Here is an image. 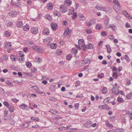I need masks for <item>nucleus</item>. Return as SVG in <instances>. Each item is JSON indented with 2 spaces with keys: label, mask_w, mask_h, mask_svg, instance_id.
I'll list each match as a JSON object with an SVG mask.
<instances>
[{
  "label": "nucleus",
  "mask_w": 132,
  "mask_h": 132,
  "mask_svg": "<svg viewBox=\"0 0 132 132\" xmlns=\"http://www.w3.org/2000/svg\"><path fill=\"white\" fill-rule=\"evenodd\" d=\"M113 3L116 5L113 6V8L116 11L119 13H120L119 9L120 7V3L117 0H113Z\"/></svg>",
  "instance_id": "1"
},
{
  "label": "nucleus",
  "mask_w": 132,
  "mask_h": 132,
  "mask_svg": "<svg viewBox=\"0 0 132 132\" xmlns=\"http://www.w3.org/2000/svg\"><path fill=\"white\" fill-rule=\"evenodd\" d=\"M78 45H77L76 47L79 50L81 49L80 47L83 48L84 50H85L86 46L84 40L83 39H80L78 40Z\"/></svg>",
  "instance_id": "2"
},
{
  "label": "nucleus",
  "mask_w": 132,
  "mask_h": 132,
  "mask_svg": "<svg viewBox=\"0 0 132 132\" xmlns=\"http://www.w3.org/2000/svg\"><path fill=\"white\" fill-rule=\"evenodd\" d=\"M96 20L94 18L90 19L89 21H86V24L87 25L90 27L93 24H94L96 22Z\"/></svg>",
  "instance_id": "3"
},
{
  "label": "nucleus",
  "mask_w": 132,
  "mask_h": 132,
  "mask_svg": "<svg viewBox=\"0 0 132 132\" xmlns=\"http://www.w3.org/2000/svg\"><path fill=\"white\" fill-rule=\"evenodd\" d=\"M11 4L14 6H17L20 7L21 5V3L20 2H18L15 0L14 1H11Z\"/></svg>",
  "instance_id": "4"
},
{
  "label": "nucleus",
  "mask_w": 132,
  "mask_h": 132,
  "mask_svg": "<svg viewBox=\"0 0 132 132\" xmlns=\"http://www.w3.org/2000/svg\"><path fill=\"white\" fill-rule=\"evenodd\" d=\"M53 40V38L51 37H48L44 39L43 40V42L45 44H47V45H50V43Z\"/></svg>",
  "instance_id": "5"
},
{
  "label": "nucleus",
  "mask_w": 132,
  "mask_h": 132,
  "mask_svg": "<svg viewBox=\"0 0 132 132\" xmlns=\"http://www.w3.org/2000/svg\"><path fill=\"white\" fill-rule=\"evenodd\" d=\"M4 48L9 50L10 51H12V48L11 43L10 42L6 43L4 46Z\"/></svg>",
  "instance_id": "6"
},
{
  "label": "nucleus",
  "mask_w": 132,
  "mask_h": 132,
  "mask_svg": "<svg viewBox=\"0 0 132 132\" xmlns=\"http://www.w3.org/2000/svg\"><path fill=\"white\" fill-rule=\"evenodd\" d=\"M112 86L113 87V88L112 89V92L115 94H118L119 92V89L117 87H114V85H112Z\"/></svg>",
  "instance_id": "7"
},
{
  "label": "nucleus",
  "mask_w": 132,
  "mask_h": 132,
  "mask_svg": "<svg viewBox=\"0 0 132 132\" xmlns=\"http://www.w3.org/2000/svg\"><path fill=\"white\" fill-rule=\"evenodd\" d=\"M31 32L34 34H36L38 32V29L36 27H32L31 30Z\"/></svg>",
  "instance_id": "8"
},
{
  "label": "nucleus",
  "mask_w": 132,
  "mask_h": 132,
  "mask_svg": "<svg viewBox=\"0 0 132 132\" xmlns=\"http://www.w3.org/2000/svg\"><path fill=\"white\" fill-rule=\"evenodd\" d=\"M51 28L53 30L55 31L58 27V25L57 24L52 23L51 25Z\"/></svg>",
  "instance_id": "9"
},
{
  "label": "nucleus",
  "mask_w": 132,
  "mask_h": 132,
  "mask_svg": "<svg viewBox=\"0 0 132 132\" xmlns=\"http://www.w3.org/2000/svg\"><path fill=\"white\" fill-rule=\"evenodd\" d=\"M17 12L15 10H12L9 13V15L13 17H15L16 15Z\"/></svg>",
  "instance_id": "10"
},
{
  "label": "nucleus",
  "mask_w": 132,
  "mask_h": 132,
  "mask_svg": "<svg viewBox=\"0 0 132 132\" xmlns=\"http://www.w3.org/2000/svg\"><path fill=\"white\" fill-rule=\"evenodd\" d=\"M122 14L125 16L129 19H132V17L130 16L129 15L128 13V12L126 11L125 10L122 12Z\"/></svg>",
  "instance_id": "11"
},
{
  "label": "nucleus",
  "mask_w": 132,
  "mask_h": 132,
  "mask_svg": "<svg viewBox=\"0 0 132 132\" xmlns=\"http://www.w3.org/2000/svg\"><path fill=\"white\" fill-rule=\"evenodd\" d=\"M60 11L63 13H64L67 11L66 7L63 5H61L60 8Z\"/></svg>",
  "instance_id": "12"
},
{
  "label": "nucleus",
  "mask_w": 132,
  "mask_h": 132,
  "mask_svg": "<svg viewBox=\"0 0 132 132\" xmlns=\"http://www.w3.org/2000/svg\"><path fill=\"white\" fill-rule=\"evenodd\" d=\"M109 19H105L104 21V23L105 24V26L106 27H107L108 28H110V24L109 23Z\"/></svg>",
  "instance_id": "13"
},
{
  "label": "nucleus",
  "mask_w": 132,
  "mask_h": 132,
  "mask_svg": "<svg viewBox=\"0 0 132 132\" xmlns=\"http://www.w3.org/2000/svg\"><path fill=\"white\" fill-rule=\"evenodd\" d=\"M50 33L49 30L48 28H45L43 31V34L45 35H48Z\"/></svg>",
  "instance_id": "14"
},
{
  "label": "nucleus",
  "mask_w": 132,
  "mask_h": 132,
  "mask_svg": "<svg viewBox=\"0 0 132 132\" xmlns=\"http://www.w3.org/2000/svg\"><path fill=\"white\" fill-rule=\"evenodd\" d=\"M71 31L69 30V28L67 27L64 32V35L65 36H67L69 35Z\"/></svg>",
  "instance_id": "15"
},
{
  "label": "nucleus",
  "mask_w": 132,
  "mask_h": 132,
  "mask_svg": "<svg viewBox=\"0 0 132 132\" xmlns=\"http://www.w3.org/2000/svg\"><path fill=\"white\" fill-rule=\"evenodd\" d=\"M64 3L66 5L69 6L71 5L72 2L71 0H65L64 1Z\"/></svg>",
  "instance_id": "16"
},
{
  "label": "nucleus",
  "mask_w": 132,
  "mask_h": 132,
  "mask_svg": "<svg viewBox=\"0 0 132 132\" xmlns=\"http://www.w3.org/2000/svg\"><path fill=\"white\" fill-rule=\"evenodd\" d=\"M74 9L73 7H70L68 11V14L70 15L73 14L74 13Z\"/></svg>",
  "instance_id": "17"
},
{
  "label": "nucleus",
  "mask_w": 132,
  "mask_h": 132,
  "mask_svg": "<svg viewBox=\"0 0 132 132\" xmlns=\"http://www.w3.org/2000/svg\"><path fill=\"white\" fill-rule=\"evenodd\" d=\"M82 61L85 64L90 63L91 61L89 59L87 58H84L82 59Z\"/></svg>",
  "instance_id": "18"
},
{
  "label": "nucleus",
  "mask_w": 132,
  "mask_h": 132,
  "mask_svg": "<svg viewBox=\"0 0 132 132\" xmlns=\"http://www.w3.org/2000/svg\"><path fill=\"white\" fill-rule=\"evenodd\" d=\"M91 121H88L85 123L84 124V126L85 127L87 128H89L91 126Z\"/></svg>",
  "instance_id": "19"
},
{
  "label": "nucleus",
  "mask_w": 132,
  "mask_h": 132,
  "mask_svg": "<svg viewBox=\"0 0 132 132\" xmlns=\"http://www.w3.org/2000/svg\"><path fill=\"white\" fill-rule=\"evenodd\" d=\"M11 33L8 31H5L4 33V35L6 37H9L11 36Z\"/></svg>",
  "instance_id": "20"
},
{
  "label": "nucleus",
  "mask_w": 132,
  "mask_h": 132,
  "mask_svg": "<svg viewBox=\"0 0 132 132\" xmlns=\"http://www.w3.org/2000/svg\"><path fill=\"white\" fill-rule=\"evenodd\" d=\"M123 59H124L126 60V61L127 62H129L130 61V59L128 56L127 55H125L123 57H121V59L122 60H123Z\"/></svg>",
  "instance_id": "21"
},
{
  "label": "nucleus",
  "mask_w": 132,
  "mask_h": 132,
  "mask_svg": "<svg viewBox=\"0 0 132 132\" xmlns=\"http://www.w3.org/2000/svg\"><path fill=\"white\" fill-rule=\"evenodd\" d=\"M17 26L19 28H21L23 26V24L21 21H18L16 23Z\"/></svg>",
  "instance_id": "22"
},
{
  "label": "nucleus",
  "mask_w": 132,
  "mask_h": 132,
  "mask_svg": "<svg viewBox=\"0 0 132 132\" xmlns=\"http://www.w3.org/2000/svg\"><path fill=\"white\" fill-rule=\"evenodd\" d=\"M47 8L49 10H51L53 8V6L51 3H48L47 5Z\"/></svg>",
  "instance_id": "23"
},
{
  "label": "nucleus",
  "mask_w": 132,
  "mask_h": 132,
  "mask_svg": "<svg viewBox=\"0 0 132 132\" xmlns=\"http://www.w3.org/2000/svg\"><path fill=\"white\" fill-rule=\"evenodd\" d=\"M57 45L55 43H53L50 45V47L52 49H55L56 48Z\"/></svg>",
  "instance_id": "24"
},
{
  "label": "nucleus",
  "mask_w": 132,
  "mask_h": 132,
  "mask_svg": "<svg viewBox=\"0 0 132 132\" xmlns=\"http://www.w3.org/2000/svg\"><path fill=\"white\" fill-rule=\"evenodd\" d=\"M18 61L21 63H23L24 62V57H18Z\"/></svg>",
  "instance_id": "25"
},
{
  "label": "nucleus",
  "mask_w": 132,
  "mask_h": 132,
  "mask_svg": "<svg viewBox=\"0 0 132 132\" xmlns=\"http://www.w3.org/2000/svg\"><path fill=\"white\" fill-rule=\"evenodd\" d=\"M106 47L107 48V52L108 53H110L111 52V50L110 45H106Z\"/></svg>",
  "instance_id": "26"
},
{
  "label": "nucleus",
  "mask_w": 132,
  "mask_h": 132,
  "mask_svg": "<svg viewBox=\"0 0 132 132\" xmlns=\"http://www.w3.org/2000/svg\"><path fill=\"white\" fill-rule=\"evenodd\" d=\"M17 55L18 57H21L24 56L23 53L21 51L18 52Z\"/></svg>",
  "instance_id": "27"
},
{
  "label": "nucleus",
  "mask_w": 132,
  "mask_h": 132,
  "mask_svg": "<svg viewBox=\"0 0 132 132\" xmlns=\"http://www.w3.org/2000/svg\"><path fill=\"white\" fill-rule=\"evenodd\" d=\"M29 26L27 24H26L23 27V29L24 31H28L29 30Z\"/></svg>",
  "instance_id": "28"
},
{
  "label": "nucleus",
  "mask_w": 132,
  "mask_h": 132,
  "mask_svg": "<svg viewBox=\"0 0 132 132\" xmlns=\"http://www.w3.org/2000/svg\"><path fill=\"white\" fill-rule=\"evenodd\" d=\"M56 88L55 85H52L51 86L50 89L53 92H55V88Z\"/></svg>",
  "instance_id": "29"
},
{
  "label": "nucleus",
  "mask_w": 132,
  "mask_h": 132,
  "mask_svg": "<svg viewBox=\"0 0 132 132\" xmlns=\"http://www.w3.org/2000/svg\"><path fill=\"white\" fill-rule=\"evenodd\" d=\"M34 61L35 62H41L42 60L41 58L38 57H36L34 59Z\"/></svg>",
  "instance_id": "30"
},
{
  "label": "nucleus",
  "mask_w": 132,
  "mask_h": 132,
  "mask_svg": "<svg viewBox=\"0 0 132 132\" xmlns=\"http://www.w3.org/2000/svg\"><path fill=\"white\" fill-rule=\"evenodd\" d=\"M37 52L40 53H43L44 52V50L41 47H39Z\"/></svg>",
  "instance_id": "31"
},
{
  "label": "nucleus",
  "mask_w": 132,
  "mask_h": 132,
  "mask_svg": "<svg viewBox=\"0 0 132 132\" xmlns=\"http://www.w3.org/2000/svg\"><path fill=\"white\" fill-rule=\"evenodd\" d=\"M79 20H84L85 19V17L82 14L79 15Z\"/></svg>",
  "instance_id": "32"
},
{
  "label": "nucleus",
  "mask_w": 132,
  "mask_h": 132,
  "mask_svg": "<svg viewBox=\"0 0 132 132\" xmlns=\"http://www.w3.org/2000/svg\"><path fill=\"white\" fill-rule=\"evenodd\" d=\"M54 15L58 17L60 16H61V15L60 13L59 12L56 11H54Z\"/></svg>",
  "instance_id": "33"
},
{
  "label": "nucleus",
  "mask_w": 132,
  "mask_h": 132,
  "mask_svg": "<svg viewBox=\"0 0 132 132\" xmlns=\"http://www.w3.org/2000/svg\"><path fill=\"white\" fill-rule=\"evenodd\" d=\"M62 54V51L60 50H56V55H61Z\"/></svg>",
  "instance_id": "34"
},
{
  "label": "nucleus",
  "mask_w": 132,
  "mask_h": 132,
  "mask_svg": "<svg viewBox=\"0 0 132 132\" xmlns=\"http://www.w3.org/2000/svg\"><path fill=\"white\" fill-rule=\"evenodd\" d=\"M93 44L91 43H89L87 45L86 47L88 49H92L93 47Z\"/></svg>",
  "instance_id": "35"
},
{
  "label": "nucleus",
  "mask_w": 132,
  "mask_h": 132,
  "mask_svg": "<svg viewBox=\"0 0 132 132\" xmlns=\"http://www.w3.org/2000/svg\"><path fill=\"white\" fill-rule=\"evenodd\" d=\"M71 52L74 54H76L77 53L78 51L76 48H73L72 49Z\"/></svg>",
  "instance_id": "36"
},
{
  "label": "nucleus",
  "mask_w": 132,
  "mask_h": 132,
  "mask_svg": "<svg viewBox=\"0 0 132 132\" xmlns=\"http://www.w3.org/2000/svg\"><path fill=\"white\" fill-rule=\"evenodd\" d=\"M72 56L70 54H68L66 57V58L67 60H70L72 57Z\"/></svg>",
  "instance_id": "37"
},
{
  "label": "nucleus",
  "mask_w": 132,
  "mask_h": 132,
  "mask_svg": "<svg viewBox=\"0 0 132 132\" xmlns=\"http://www.w3.org/2000/svg\"><path fill=\"white\" fill-rule=\"evenodd\" d=\"M45 18L49 21H51L52 18L48 14L46 15L45 16Z\"/></svg>",
  "instance_id": "38"
},
{
  "label": "nucleus",
  "mask_w": 132,
  "mask_h": 132,
  "mask_svg": "<svg viewBox=\"0 0 132 132\" xmlns=\"http://www.w3.org/2000/svg\"><path fill=\"white\" fill-rule=\"evenodd\" d=\"M26 65L27 67L30 68L31 67L32 64L30 62H27L26 63Z\"/></svg>",
  "instance_id": "39"
},
{
  "label": "nucleus",
  "mask_w": 132,
  "mask_h": 132,
  "mask_svg": "<svg viewBox=\"0 0 132 132\" xmlns=\"http://www.w3.org/2000/svg\"><path fill=\"white\" fill-rule=\"evenodd\" d=\"M101 34L103 36H105L107 35V33L105 31H102L101 32Z\"/></svg>",
  "instance_id": "40"
},
{
  "label": "nucleus",
  "mask_w": 132,
  "mask_h": 132,
  "mask_svg": "<svg viewBox=\"0 0 132 132\" xmlns=\"http://www.w3.org/2000/svg\"><path fill=\"white\" fill-rule=\"evenodd\" d=\"M31 119L32 120H34L36 121H39V118L37 117H31Z\"/></svg>",
  "instance_id": "41"
},
{
  "label": "nucleus",
  "mask_w": 132,
  "mask_h": 132,
  "mask_svg": "<svg viewBox=\"0 0 132 132\" xmlns=\"http://www.w3.org/2000/svg\"><path fill=\"white\" fill-rule=\"evenodd\" d=\"M8 108L9 111L11 112H13L14 110V108L13 106H11H11L9 107Z\"/></svg>",
  "instance_id": "42"
},
{
  "label": "nucleus",
  "mask_w": 132,
  "mask_h": 132,
  "mask_svg": "<svg viewBox=\"0 0 132 132\" xmlns=\"http://www.w3.org/2000/svg\"><path fill=\"white\" fill-rule=\"evenodd\" d=\"M101 24L99 23L97 24L95 27L96 29L97 30L100 29L101 28Z\"/></svg>",
  "instance_id": "43"
},
{
  "label": "nucleus",
  "mask_w": 132,
  "mask_h": 132,
  "mask_svg": "<svg viewBox=\"0 0 132 132\" xmlns=\"http://www.w3.org/2000/svg\"><path fill=\"white\" fill-rule=\"evenodd\" d=\"M49 99L51 101L54 102H55L56 101V100L55 98V97H49Z\"/></svg>",
  "instance_id": "44"
},
{
  "label": "nucleus",
  "mask_w": 132,
  "mask_h": 132,
  "mask_svg": "<svg viewBox=\"0 0 132 132\" xmlns=\"http://www.w3.org/2000/svg\"><path fill=\"white\" fill-rule=\"evenodd\" d=\"M117 100L118 102L121 103L124 102V100L122 98H121L120 97H118L117 98Z\"/></svg>",
  "instance_id": "45"
},
{
  "label": "nucleus",
  "mask_w": 132,
  "mask_h": 132,
  "mask_svg": "<svg viewBox=\"0 0 132 132\" xmlns=\"http://www.w3.org/2000/svg\"><path fill=\"white\" fill-rule=\"evenodd\" d=\"M85 31L88 34H90L92 33V31L90 29H86L85 30Z\"/></svg>",
  "instance_id": "46"
},
{
  "label": "nucleus",
  "mask_w": 132,
  "mask_h": 132,
  "mask_svg": "<svg viewBox=\"0 0 132 132\" xmlns=\"http://www.w3.org/2000/svg\"><path fill=\"white\" fill-rule=\"evenodd\" d=\"M10 57L11 59L13 61H15V60L16 59V57L14 55H12Z\"/></svg>",
  "instance_id": "47"
},
{
  "label": "nucleus",
  "mask_w": 132,
  "mask_h": 132,
  "mask_svg": "<svg viewBox=\"0 0 132 132\" xmlns=\"http://www.w3.org/2000/svg\"><path fill=\"white\" fill-rule=\"evenodd\" d=\"M58 129L61 131H65L66 130V128L62 126L59 128Z\"/></svg>",
  "instance_id": "48"
},
{
  "label": "nucleus",
  "mask_w": 132,
  "mask_h": 132,
  "mask_svg": "<svg viewBox=\"0 0 132 132\" xmlns=\"http://www.w3.org/2000/svg\"><path fill=\"white\" fill-rule=\"evenodd\" d=\"M97 76L98 78H102L104 77V74L103 73H99L97 75Z\"/></svg>",
  "instance_id": "49"
},
{
  "label": "nucleus",
  "mask_w": 132,
  "mask_h": 132,
  "mask_svg": "<svg viewBox=\"0 0 132 132\" xmlns=\"http://www.w3.org/2000/svg\"><path fill=\"white\" fill-rule=\"evenodd\" d=\"M118 73L116 72H114L112 75L113 77L115 78H117V77H118Z\"/></svg>",
  "instance_id": "50"
},
{
  "label": "nucleus",
  "mask_w": 132,
  "mask_h": 132,
  "mask_svg": "<svg viewBox=\"0 0 132 132\" xmlns=\"http://www.w3.org/2000/svg\"><path fill=\"white\" fill-rule=\"evenodd\" d=\"M8 58V56L7 55H4L2 56V59L4 61L7 60Z\"/></svg>",
  "instance_id": "51"
},
{
  "label": "nucleus",
  "mask_w": 132,
  "mask_h": 132,
  "mask_svg": "<svg viewBox=\"0 0 132 132\" xmlns=\"http://www.w3.org/2000/svg\"><path fill=\"white\" fill-rule=\"evenodd\" d=\"M49 112H51L52 114H55L57 113L56 111L53 110H51L49 111Z\"/></svg>",
  "instance_id": "52"
},
{
  "label": "nucleus",
  "mask_w": 132,
  "mask_h": 132,
  "mask_svg": "<svg viewBox=\"0 0 132 132\" xmlns=\"http://www.w3.org/2000/svg\"><path fill=\"white\" fill-rule=\"evenodd\" d=\"M62 22L63 25L64 26H65V27L68 24L66 20L63 21Z\"/></svg>",
  "instance_id": "53"
},
{
  "label": "nucleus",
  "mask_w": 132,
  "mask_h": 132,
  "mask_svg": "<svg viewBox=\"0 0 132 132\" xmlns=\"http://www.w3.org/2000/svg\"><path fill=\"white\" fill-rule=\"evenodd\" d=\"M39 47L37 46H34L32 47V48L34 51H37Z\"/></svg>",
  "instance_id": "54"
},
{
  "label": "nucleus",
  "mask_w": 132,
  "mask_h": 132,
  "mask_svg": "<svg viewBox=\"0 0 132 132\" xmlns=\"http://www.w3.org/2000/svg\"><path fill=\"white\" fill-rule=\"evenodd\" d=\"M131 96V93H128L126 95V97L128 99H130Z\"/></svg>",
  "instance_id": "55"
},
{
  "label": "nucleus",
  "mask_w": 132,
  "mask_h": 132,
  "mask_svg": "<svg viewBox=\"0 0 132 132\" xmlns=\"http://www.w3.org/2000/svg\"><path fill=\"white\" fill-rule=\"evenodd\" d=\"M110 28H111L113 30H114V31L115 30V29L116 28V26H115L113 24V25H110Z\"/></svg>",
  "instance_id": "56"
},
{
  "label": "nucleus",
  "mask_w": 132,
  "mask_h": 132,
  "mask_svg": "<svg viewBox=\"0 0 132 132\" xmlns=\"http://www.w3.org/2000/svg\"><path fill=\"white\" fill-rule=\"evenodd\" d=\"M3 104L5 106H7V107L11 106V105L9 104L6 101L4 102Z\"/></svg>",
  "instance_id": "57"
},
{
  "label": "nucleus",
  "mask_w": 132,
  "mask_h": 132,
  "mask_svg": "<svg viewBox=\"0 0 132 132\" xmlns=\"http://www.w3.org/2000/svg\"><path fill=\"white\" fill-rule=\"evenodd\" d=\"M106 89L107 88H103L102 90V93L104 94H106L107 92Z\"/></svg>",
  "instance_id": "58"
},
{
  "label": "nucleus",
  "mask_w": 132,
  "mask_h": 132,
  "mask_svg": "<svg viewBox=\"0 0 132 132\" xmlns=\"http://www.w3.org/2000/svg\"><path fill=\"white\" fill-rule=\"evenodd\" d=\"M31 72H34L37 71V69L34 67H32L31 69Z\"/></svg>",
  "instance_id": "59"
},
{
  "label": "nucleus",
  "mask_w": 132,
  "mask_h": 132,
  "mask_svg": "<svg viewBox=\"0 0 132 132\" xmlns=\"http://www.w3.org/2000/svg\"><path fill=\"white\" fill-rule=\"evenodd\" d=\"M125 27L126 28H130L131 26L128 22H127L125 24Z\"/></svg>",
  "instance_id": "60"
},
{
  "label": "nucleus",
  "mask_w": 132,
  "mask_h": 132,
  "mask_svg": "<svg viewBox=\"0 0 132 132\" xmlns=\"http://www.w3.org/2000/svg\"><path fill=\"white\" fill-rule=\"evenodd\" d=\"M72 14L73 15L72 17V18L73 19H75L77 17V14L76 13H74Z\"/></svg>",
  "instance_id": "61"
},
{
  "label": "nucleus",
  "mask_w": 132,
  "mask_h": 132,
  "mask_svg": "<svg viewBox=\"0 0 132 132\" xmlns=\"http://www.w3.org/2000/svg\"><path fill=\"white\" fill-rule=\"evenodd\" d=\"M109 38L111 40L113 39L114 38V36L112 35H111L109 36Z\"/></svg>",
  "instance_id": "62"
},
{
  "label": "nucleus",
  "mask_w": 132,
  "mask_h": 132,
  "mask_svg": "<svg viewBox=\"0 0 132 132\" xmlns=\"http://www.w3.org/2000/svg\"><path fill=\"white\" fill-rule=\"evenodd\" d=\"M24 1L27 2L28 4L30 5L31 3V0H24Z\"/></svg>",
  "instance_id": "63"
},
{
  "label": "nucleus",
  "mask_w": 132,
  "mask_h": 132,
  "mask_svg": "<svg viewBox=\"0 0 132 132\" xmlns=\"http://www.w3.org/2000/svg\"><path fill=\"white\" fill-rule=\"evenodd\" d=\"M101 7L100 6L97 5L95 6V8L98 10H100Z\"/></svg>",
  "instance_id": "64"
}]
</instances>
